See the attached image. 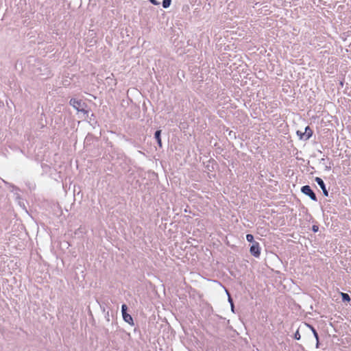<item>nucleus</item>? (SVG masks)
Here are the masks:
<instances>
[{"label":"nucleus","instance_id":"f257e3e1","mask_svg":"<svg viewBox=\"0 0 351 351\" xmlns=\"http://www.w3.org/2000/svg\"><path fill=\"white\" fill-rule=\"evenodd\" d=\"M69 104H70L71 106H72L78 112H82L84 114H87L88 115V112L85 109V108L87 106V105L82 99H76L75 98H72L70 100Z\"/></svg>","mask_w":351,"mask_h":351},{"label":"nucleus","instance_id":"39448f33","mask_svg":"<svg viewBox=\"0 0 351 351\" xmlns=\"http://www.w3.org/2000/svg\"><path fill=\"white\" fill-rule=\"evenodd\" d=\"M250 254L256 258L261 255V247L258 242H254L250 248Z\"/></svg>","mask_w":351,"mask_h":351},{"label":"nucleus","instance_id":"2eb2a0df","mask_svg":"<svg viewBox=\"0 0 351 351\" xmlns=\"http://www.w3.org/2000/svg\"><path fill=\"white\" fill-rule=\"evenodd\" d=\"M312 230L314 232H317L319 230V227L317 226H316V225H313V227H312Z\"/></svg>","mask_w":351,"mask_h":351},{"label":"nucleus","instance_id":"423d86ee","mask_svg":"<svg viewBox=\"0 0 351 351\" xmlns=\"http://www.w3.org/2000/svg\"><path fill=\"white\" fill-rule=\"evenodd\" d=\"M315 181L322 189L324 195L326 197L328 196V191L326 189V184L324 182L323 180L319 177H316Z\"/></svg>","mask_w":351,"mask_h":351},{"label":"nucleus","instance_id":"dca6fc26","mask_svg":"<svg viewBox=\"0 0 351 351\" xmlns=\"http://www.w3.org/2000/svg\"><path fill=\"white\" fill-rule=\"evenodd\" d=\"M149 1L152 4L156 5H159V3H159L158 1H157L156 0H149Z\"/></svg>","mask_w":351,"mask_h":351},{"label":"nucleus","instance_id":"6e6552de","mask_svg":"<svg viewBox=\"0 0 351 351\" xmlns=\"http://www.w3.org/2000/svg\"><path fill=\"white\" fill-rule=\"evenodd\" d=\"M154 138H156L158 146L162 147L161 130H158L155 132Z\"/></svg>","mask_w":351,"mask_h":351},{"label":"nucleus","instance_id":"9b49d317","mask_svg":"<svg viewBox=\"0 0 351 351\" xmlns=\"http://www.w3.org/2000/svg\"><path fill=\"white\" fill-rule=\"evenodd\" d=\"M171 3V0H163L162 1V7L164 8H167L170 6Z\"/></svg>","mask_w":351,"mask_h":351},{"label":"nucleus","instance_id":"20e7f679","mask_svg":"<svg viewBox=\"0 0 351 351\" xmlns=\"http://www.w3.org/2000/svg\"><path fill=\"white\" fill-rule=\"evenodd\" d=\"M301 192L302 193H304V195L308 196L311 198V199H312L313 201H315V202L317 201V196H316L315 193H314V191L311 189L310 186L304 185V186H302Z\"/></svg>","mask_w":351,"mask_h":351},{"label":"nucleus","instance_id":"9d476101","mask_svg":"<svg viewBox=\"0 0 351 351\" xmlns=\"http://www.w3.org/2000/svg\"><path fill=\"white\" fill-rule=\"evenodd\" d=\"M89 122L93 127H95V125H97V121L95 120L94 114H91Z\"/></svg>","mask_w":351,"mask_h":351},{"label":"nucleus","instance_id":"f8f14e48","mask_svg":"<svg viewBox=\"0 0 351 351\" xmlns=\"http://www.w3.org/2000/svg\"><path fill=\"white\" fill-rule=\"evenodd\" d=\"M246 239L248 242H250V243H254V242H256L254 240V236L251 234H247L246 235Z\"/></svg>","mask_w":351,"mask_h":351},{"label":"nucleus","instance_id":"1a4fd4ad","mask_svg":"<svg viewBox=\"0 0 351 351\" xmlns=\"http://www.w3.org/2000/svg\"><path fill=\"white\" fill-rule=\"evenodd\" d=\"M341 299H342L343 302H349L351 300L350 295L348 293L341 292Z\"/></svg>","mask_w":351,"mask_h":351},{"label":"nucleus","instance_id":"f03ea898","mask_svg":"<svg viewBox=\"0 0 351 351\" xmlns=\"http://www.w3.org/2000/svg\"><path fill=\"white\" fill-rule=\"evenodd\" d=\"M297 135L299 136L300 139L307 141L313 135V130L309 126H306L305 128L304 132H302L300 130L296 132Z\"/></svg>","mask_w":351,"mask_h":351},{"label":"nucleus","instance_id":"7ed1b4c3","mask_svg":"<svg viewBox=\"0 0 351 351\" xmlns=\"http://www.w3.org/2000/svg\"><path fill=\"white\" fill-rule=\"evenodd\" d=\"M128 306L126 304H123L121 306V312L123 320L130 324L131 326H134V321L132 317L127 313Z\"/></svg>","mask_w":351,"mask_h":351},{"label":"nucleus","instance_id":"0eeeda50","mask_svg":"<svg viewBox=\"0 0 351 351\" xmlns=\"http://www.w3.org/2000/svg\"><path fill=\"white\" fill-rule=\"evenodd\" d=\"M305 326L306 327H308L313 332V334L316 339V346L318 347V345H319V335H318V333L317 332V330L315 329V328L313 326H312L311 325L308 324H305Z\"/></svg>","mask_w":351,"mask_h":351},{"label":"nucleus","instance_id":"f3484780","mask_svg":"<svg viewBox=\"0 0 351 351\" xmlns=\"http://www.w3.org/2000/svg\"><path fill=\"white\" fill-rule=\"evenodd\" d=\"M105 318L106 319V320L108 322L110 321V316H109V312L108 311L106 312V315H105Z\"/></svg>","mask_w":351,"mask_h":351},{"label":"nucleus","instance_id":"ddd939ff","mask_svg":"<svg viewBox=\"0 0 351 351\" xmlns=\"http://www.w3.org/2000/svg\"><path fill=\"white\" fill-rule=\"evenodd\" d=\"M228 302L230 304L232 311L234 312V306L233 300L230 295H228Z\"/></svg>","mask_w":351,"mask_h":351},{"label":"nucleus","instance_id":"4468645a","mask_svg":"<svg viewBox=\"0 0 351 351\" xmlns=\"http://www.w3.org/2000/svg\"><path fill=\"white\" fill-rule=\"evenodd\" d=\"M300 338H301V336H300V334L299 332V329H298V330H297V331L294 334V339H296V340H300Z\"/></svg>","mask_w":351,"mask_h":351}]
</instances>
